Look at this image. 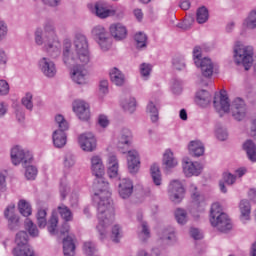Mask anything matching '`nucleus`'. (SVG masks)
<instances>
[{"label":"nucleus","instance_id":"nucleus-1","mask_svg":"<svg viewBox=\"0 0 256 256\" xmlns=\"http://www.w3.org/2000/svg\"><path fill=\"white\" fill-rule=\"evenodd\" d=\"M91 171L96 176L94 182V201L98 203L97 230L100 234V239H103L107 233V228L115 221V208L113 200H111V191H109V182L105 181V166L103 160L99 156L91 158Z\"/></svg>","mask_w":256,"mask_h":256},{"label":"nucleus","instance_id":"nucleus-2","mask_svg":"<svg viewBox=\"0 0 256 256\" xmlns=\"http://www.w3.org/2000/svg\"><path fill=\"white\" fill-rule=\"evenodd\" d=\"M75 51L71 55L70 48L71 43L66 44L63 52V61L66 65H73L71 79L78 85H85L87 83V69L85 65H88L91 61V55L89 54V43L87 37L83 34H77L74 40Z\"/></svg>","mask_w":256,"mask_h":256},{"label":"nucleus","instance_id":"nucleus-3","mask_svg":"<svg viewBox=\"0 0 256 256\" xmlns=\"http://www.w3.org/2000/svg\"><path fill=\"white\" fill-rule=\"evenodd\" d=\"M41 35H43L44 41ZM35 41L37 45H43L44 43L45 49L50 57H57L59 55V48L61 47V44L55 35L53 23L48 22L45 24L44 33L41 31V29L36 30Z\"/></svg>","mask_w":256,"mask_h":256},{"label":"nucleus","instance_id":"nucleus-4","mask_svg":"<svg viewBox=\"0 0 256 256\" xmlns=\"http://www.w3.org/2000/svg\"><path fill=\"white\" fill-rule=\"evenodd\" d=\"M210 223L212 227H217L218 231L225 233V231H229L232 227L231 219L227 214L223 213V208L219 203L212 204L210 210Z\"/></svg>","mask_w":256,"mask_h":256},{"label":"nucleus","instance_id":"nucleus-5","mask_svg":"<svg viewBox=\"0 0 256 256\" xmlns=\"http://www.w3.org/2000/svg\"><path fill=\"white\" fill-rule=\"evenodd\" d=\"M234 59L237 65H243L245 71H249L253 65V48L237 42L234 47Z\"/></svg>","mask_w":256,"mask_h":256},{"label":"nucleus","instance_id":"nucleus-6","mask_svg":"<svg viewBox=\"0 0 256 256\" xmlns=\"http://www.w3.org/2000/svg\"><path fill=\"white\" fill-rule=\"evenodd\" d=\"M55 122L57 123L59 130H56L53 133V144L58 149H61V147H65V145L67 144V135L65 134V131L69 129V123L61 114H58L55 117Z\"/></svg>","mask_w":256,"mask_h":256},{"label":"nucleus","instance_id":"nucleus-7","mask_svg":"<svg viewBox=\"0 0 256 256\" xmlns=\"http://www.w3.org/2000/svg\"><path fill=\"white\" fill-rule=\"evenodd\" d=\"M16 247L13 249L14 256H35V252L29 246V236L27 232L20 231L15 238Z\"/></svg>","mask_w":256,"mask_h":256},{"label":"nucleus","instance_id":"nucleus-8","mask_svg":"<svg viewBox=\"0 0 256 256\" xmlns=\"http://www.w3.org/2000/svg\"><path fill=\"white\" fill-rule=\"evenodd\" d=\"M193 59L196 67H200L203 77L213 75V62L209 58L201 59V47L196 46L193 50Z\"/></svg>","mask_w":256,"mask_h":256},{"label":"nucleus","instance_id":"nucleus-9","mask_svg":"<svg viewBox=\"0 0 256 256\" xmlns=\"http://www.w3.org/2000/svg\"><path fill=\"white\" fill-rule=\"evenodd\" d=\"M11 160L13 165H19L22 163L23 167H26L27 163H31L33 155L31 152L21 149L19 146H15L11 150Z\"/></svg>","mask_w":256,"mask_h":256},{"label":"nucleus","instance_id":"nucleus-10","mask_svg":"<svg viewBox=\"0 0 256 256\" xmlns=\"http://www.w3.org/2000/svg\"><path fill=\"white\" fill-rule=\"evenodd\" d=\"M92 35L98 40V45H100L102 51H109L111 49V37H109L107 30L103 26H95L92 29Z\"/></svg>","mask_w":256,"mask_h":256},{"label":"nucleus","instance_id":"nucleus-11","mask_svg":"<svg viewBox=\"0 0 256 256\" xmlns=\"http://www.w3.org/2000/svg\"><path fill=\"white\" fill-rule=\"evenodd\" d=\"M169 193L173 203H181L185 197V188L179 180H173L169 185Z\"/></svg>","mask_w":256,"mask_h":256},{"label":"nucleus","instance_id":"nucleus-12","mask_svg":"<svg viewBox=\"0 0 256 256\" xmlns=\"http://www.w3.org/2000/svg\"><path fill=\"white\" fill-rule=\"evenodd\" d=\"M79 145L83 151L91 153L97 149V139L91 132L81 134L78 138Z\"/></svg>","mask_w":256,"mask_h":256},{"label":"nucleus","instance_id":"nucleus-13","mask_svg":"<svg viewBox=\"0 0 256 256\" xmlns=\"http://www.w3.org/2000/svg\"><path fill=\"white\" fill-rule=\"evenodd\" d=\"M231 113L232 117H234L236 121H243L244 117L247 115V106L245 105V101L241 98H236L232 102Z\"/></svg>","mask_w":256,"mask_h":256},{"label":"nucleus","instance_id":"nucleus-14","mask_svg":"<svg viewBox=\"0 0 256 256\" xmlns=\"http://www.w3.org/2000/svg\"><path fill=\"white\" fill-rule=\"evenodd\" d=\"M73 111L81 121H89L91 112L89 110V104L82 100H75L73 103Z\"/></svg>","mask_w":256,"mask_h":256},{"label":"nucleus","instance_id":"nucleus-15","mask_svg":"<svg viewBox=\"0 0 256 256\" xmlns=\"http://www.w3.org/2000/svg\"><path fill=\"white\" fill-rule=\"evenodd\" d=\"M213 103L220 116L222 113H229L231 104L229 103V97H227V92L225 90L220 91V102H217V96H215Z\"/></svg>","mask_w":256,"mask_h":256},{"label":"nucleus","instance_id":"nucleus-16","mask_svg":"<svg viewBox=\"0 0 256 256\" xmlns=\"http://www.w3.org/2000/svg\"><path fill=\"white\" fill-rule=\"evenodd\" d=\"M133 181L129 178H123L118 185V193L122 199H129L133 195Z\"/></svg>","mask_w":256,"mask_h":256},{"label":"nucleus","instance_id":"nucleus-17","mask_svg":"<svg viewBox=\"0 0 256 256\" xmlns=\"http://www.w3.org/2000/svg\"><path fill=\"white\" fill-rule=\"evenodd\" d=\"M189 193L191 195L193 207H195V209L198 211H201V209L205 207V197L199 193L195 184L190 185Z\"/></svg>","mask_w":256,"mask_h":256},{"label":"nucleus","instance_id":"nucleus-18","mask_svg":"<svg viewBox=\"0 0 256 256\" xmlns=\"http://www.w3.org/2000/svg\"><path fill=\"white\" fill-rule=\"evenodd\" d=\"M183 171L186 177L201 175V171H203V165H201L199 162L185 161L183 163Z\"/></svg>","mask_w":256,"mask_h":256},{"label":"nucleus","instance_id":"nucleus-19","mask_svg":"<svg viewBox=\"0 0 256 256\" xmlns=\"http://www.w3.org/2000/svg\"><path fill=\"white\" fill-rule=\"evenodd\" d=\"M127 161L128 170L130 173H137V171H139V167H141V161H139V153L135 150L128 151Z\"/></svg>","mask_w":256,"mask_h":256},{"label":"nucleus","instance_id":"nucleus-20","mask_svg":"<svg viewBox=\"0 0 256 256\" xmlns=\"http://www.w3.org/2000/svg\"><path fill=\"white\" fill-rule=\"evenodd\" d=\"M40 69L46 77H55L57 74L55 63L46 57L40 60Z\"/></svg>","mask_w":256,"mask_h":256},{"label":"nucleus","instance_id":"nucleus-21","mask_svg":"<svg viewBox=\"0 0 256 256\" xmlns=\"http://www.w3.org/2000/svg\"><path fill=\"white\" fill-rule=\"evenodd\" d=\"M109 31L116 41H122V39L127 37V28L121 23L112 24Z\"/></svg>","mask_w":256,"mask_h":256},{"label":"nucleus","instance_id":"nucleus-22","mask_svg":"<svg viewBox=\"0 0 256 256\" xmlns=\"http://www.w3.org/2000/svg\"><path fill=\"white\" fill-rule=\"evenodd\" d=\"M95 11L97 17H99L100 19H107V17H111L116 13L115 10L107 8V4L103 2H98L95 4Z\"/></svg>","mask_w":256,"mask_h":256},{"label":"nucleus","instance_id":"nucleus-23","mask_svg":"<svg viewBox=\"0 0 256 256\" xmlns=\"http://www.w3.org/2000/svg\"><path fill=\"white\" fill-rule=\"evenodd\" d=\"M108 163V175L110 179H113L119 174V162H117V157L115 155L109 156Z\"/></svg>","mask_w":256,"mask_h":256},{"label":"nucleus","instance_id":"nucleus-24","mask_svg":"<svg viewBox=\"0 0 256 256\" xmlns=\"http://www.w3.org/2000/svg\"><path fill=\"white\" fill-rule=\"evenodd\" d=\"M64 256H75V242L72 236H67L63 239Z\"/></svg>","mask_w":256,"mask_h":256},{"label":"nucleus","instance_id":"nucleus-25","mask_svg":"<svg viewBox=\"0 0 256 256\" xmlns=\"http://www.w3.org/2000/svg\"><path fill=\"white\" fill-rule=\"evenodd\" d=\"M188 149L190 151V153H192V155H194L195 157H201V155H203V153H205V146H203V143H201V141H191Z\"/></svg>","mask_w":256,"mask_h":256},{"label":"nucleus","instance_id":"nucleus-26","mask_svg":"<svg viewBox=\"0 0 256 256\" xmlns=\"http://www.w3.org/2000/svg\"><path fill=\"white\" fill-rule=\"evenodd\" d=\"M196 103L200 107H207L211 103V94L206 90H201L196 94Z\"/></svg>","mask_w":256,"mask_h":256},{"label":"nucleus","instance_id":"nucleus-27","mask_svg":"<svg viewBox=\"0 0 256 256\" xmlns=\"http://www.w3.org/2000/svg\"><path fill=\"white\" fill-rule=\"evenodd\" d=\"M110 79L114 85H117V87H121V85L125 84V75H123L117 68L111 70Z\"/></svg>","mask_w":256,"mask_h":256},{"label":"nucleus","instance_id":"nucleus-28","mask_svg":"<svg viewBox=\"0 0 256 256\" xmlns=\"http://www.w3.org/2000/svg\"><path fill=\"white\" fill-rule=\"evenodd\" d=\"M129 143H131V132L129 130H125L119 140L118 149H120L122 153H125V151L129 149Z\"/></svg>","mask_w":256,"mask_h":256},{"label":"nucleus","instance_id":"nucleus-29","mask_svg":"<svg viewBox=\"0 0 256 256\" xmlns=\"http://www.w3.org/2000/svg\"><path fill=\"white\" fill-rule=\"evenodd\" d=\"M243 149L246 151L249 160L252 161L253 163H255V161H256L255 143H253V141H251V140H248L244 143Z\"/></svg>","mask_w":256,"mask_h":256},{"label":"nucleus","instance_id":"nucleus-30","mask_svg":"<svg viewBox=\"0 0 256 256\" xmlns=\"http://www.w3.org/2000/svg\"><path fill=\"white\" fill-rule=\"evenodd\" d=\"M4 217L8 219L9 223H19V217L15 215V204H10L4 211Z\"/></svg>","mask_w":256,"mask_h":256},{"label":"nucleus","instance_id":"nucleus-31","mask_svg":"<svg viewBox=\"0 0 256 256\" xmlns=\"http://www.w3.org/2000/svg\"><path fill=\"white\" fill-rule=\"evenodd\" d=\"M239 209L241 212V218L244 221H249V216L251 215V204L247 200H241Z\"/></svg>","mask_w":256,"mask_h":256},{"label":"nucleus","instance_id":"nucleus-32","mask_svg":"<svg viewBox=\"0 0 256 256\" xmlns=\"http://www.w3.org/2000/svg\"><path fill=\"white\" fill-rule=\"evenodd\" d=\"M58 213L66 223L73 221V212H71L69 207L65 205L58 206Z\"/></svg>","mask_w":256,"mask_h":256},{"label":"nucleus","instance_id":"nucleus-33","mask_svg":"<svg viewBox=\"0 0 256 256\" xmlns=\"http://www.w3.org/2000/svg\"><path fill=\"white\" fill-rule=\"evenodd\" d=\"M163 163L168 169H172V167H176L177 160L173 157V152L171 150H166L163 156Z\"/></svg>","mask_w":256,"mask_h":256},{"label":"nucleus","instance_id":"nucleus-34","mask_svg":"<svg viewBox=\"0 0 256 256\" xmlns=\"http://www.w3.org/2000/svg\"><path fill=\"white\" fill-rule=\"evenodd\" d=\"M18 209L23 217H29L33 213L31 205L25 200H20L18 203Z\"/></svg>","mask_w":256,"mask_h":256},{"label":"nucleus","instance_id":"nucleus-35","mask_svg":"<svg viewBox=\"0 0 256 256\" xmlns=\"http://www.w3.org/2000/svg\"><path fill=\"white\" fill-rule=\"evenodd\" d=\"M36 217H37L38 227L40 229H45V227H47V210L45 209L38 210Z\"/></svg>","mask_w":256,"mask_h":256},{"label":"nucleus","instance_id":"nucleus-36","mask_svg":"<svg viewBox=\"0 0 256 256\" xmlns=\"http://www.w3.org/2000/svg\"><path fill=\"white\" fill-rule=\"evenodd\" d=\"M208 19H209V10H207V8L205 7L199 8L196 14L197 22L200 24L207 23Z\"/></svg>","mask_w":256,"mask_h":256},{"label":"nucleus","instance_id":"nucleus-37","mask_svg":"<svg viewBox=\"0 0 256 256\" xmlns=\"http://www.w3.org/2000/svg\"><path fill=\"white\" fill-rule=\"evenodd\" d=\"M24 227L31 237H39V229H37V225H35L33 221L26 219Z\"/></svg>","mask_w":256,"mask_h":256},{"label":"nucleus","instance_id":"nucleus-38","mask_svg":"<svg viewBox=\"0 0 256 256\" xmlns=\"http://www.w3.org/2000/svg\"><path fill=\"white\" fill-rule=\"evenodd\" d=\"M147 113H150L152 123H157L159 121V110L153 102H149L147 106Z\"/></svg>","mask_w":256,"mask_h":256},{"label":"nucleus","instance_id":"nucleus-39","mask_svg":"<svg viewBox=\"0 0 256 256\" xmlns=\"http://www.w3.org/2000/svg\"><path fill=\"white\" fill-rule=\"evenodd\" d=\"M243 26L246 27V29H255V27H256V10H253L252 12H250L249 16L244 21Z\"/></svg>","mask_w":256,"mask_h":256},{"label":"nucleus","instance_id":"nucleus-40","mask_svg":"<svg viewBox=\"0 0 256 256\" xmlns=\"http://www.w3.org/2000/svg\"><path fill=\"white\" fill-rule=\"evenodd\" d=\"M150 173L155 185H161V170L157 164L151 166Z\"/></svg>","mask_w":256,"mask_h":256},{"label":"nucleus","instance_id":"nucleus-41","mask_svg":"<svg viewBox=\"0 0 256 256\" xmlns=\"http://www.w3.org/2000/svg\"><path fill=\"white\" fill-rule=\"evenodd\" d=\"M136 46L138 49H142V47H147V35L143 34V32H139L135 35Z\"/></svg>","mask_w":256,"mask_h":256},{"label":"nucleus","instance_id":"nucleus-42","mask_svg":"<svg viewBox=\"0 0 256 256\" xmlns=\"http://www.w3.org/2000/svg\"><path fill=\"white\" fill-rule=\"evenodd\" d=\"M141 227H142V230L138 234V237L142 241H147V239L151 237V232L149 231V226H147V222H142Z\"/></svg>","mask_w":256,"mask_h":256},{"label":"nucleus","instance_id":"nucleus-43","mask_svg":"<svg viewBox=\"0 0 256 256\" xmlns=\"http://www.w3.org/2000/svg\"><path fill=\"white\" fill-rule=\"evenodd\" d=\"M57 225H59V218L53 214L49 220L48 231L51 235H55L57 231Z\"/></svg>","mask_w":256,"mask_h":256},{"label":"nucleus","instance_id":"nucleus-44","mask_svg":"<svg viewBox=\"0 0 256 256\" xmlns=\"http://www.w3.org/2000/svg\"><path fill=\"white\" fill-rule=\"evenodd\" d=\"M175 217L177 223H179L180 225L187 223V212H185V210L178 208L175 211Z\"/></svg>","mask_w":256,"mask_h":256},{"label":"nucleus","instance_id":"nucleus-45","mask_svg":"<svg viewBox=\"0 0 256 256\" xmlns=\"http://www.w3.org/2000/svg\"><path fill=\"white\" fill-rule=\"evenodd\" d=\"M122 107L124 111H128V113H133L135 111V107H137V102L135 98H130L129 101L122 102Z\"/></svg>","mask_w":256,"mask_h":256},{"label":"nucleus","instance_id":"nucleus-46","mask_svg":"<svg viewBox=\"0 0 256 256\" xmlns=\"http://www.w3.org/2000/svg\"><path fill=\"white\" fill-rule=\"evenodd\" d=\"M22 105L30 111L33 109V95L31 93H26L25 97L22 98Z\"/></svg>","mask_w":256,"mask_h":256},{"label":"nucleus","instance_id":"nucleus-47","mask_svg":"<svg viewBox=\"0 0 256 256\" xmlns=\"http://www.w3.org/2000/svg\"><path fill=\"white\" fill-rule=\"evenodd\" d=\"M83 251L87 256H93L95 255V244L92 242H85L84 243V247H83Z\"/></svg>","mask_w":256,"mask_h":256},{"label":"nucleus","instance_id":"nucleus-48","mask_svg":"<svg viewBox=\"0 0 256 256\" xmlns=\"http://www.w3.org/2000/svg\"><path fill=\"white\" fill-rule=\"evenodd\" d=\"M26 167L25 177L29 180L35 179L37 177V168L35 166H24Z\"/></svg>","mask_w":256,"mask_h":256},{"label":"nucleus","instance_id":"nucleus-49","mask_svg":"<svg viewBox=\"0 0 256 256\" xmlns=\"http://www.w3.org/2000/svg\"><path fill=\"white\" fill-rule=\"evenodd\" d=\"M112 239L115 243H119V239H121V228L118 225L112 228Z\"/></svg>","mask_w":256,"mask_h":256},{"label":"nucleus","instance_id":"nucleus-50","mask_svg":"<svg viewBox=\"0 0 256 256\" xmlns=\"http://www.w3.org/2000/svg\"><path fill=\"white\" fill-rule=\"evenodd\" d=\"M140 73L142 77H149L151 74V64L143 63L140 66Z\"/></svg>","mask_w":256,"mask_h":256},{"label":"nucleus","instance_id":"nucleus-51","mask_svg":"<svg viewBox=\"0 0 256 256\" xmlns=\"http://www.w3.org/2000/svg\"><path fill=\"white\" fill-rule=\"evenodd\" d=\"M9 93V83L5 80H0V95H7Z\"/></svg>","mask_w":256,"mask_h":256},{"label":"nucleus","instance_id":"nucleus-52","mask_svg":"<svg viewBox=\"0 0 256 256\" xmlns=\"http://www.w3.org/2000/svg\"><path fill=\"white\" fill-rule=\"evenodd\" d=\"M173 66L178 71H181V69H185V62H183V59H181V58H174L173 59Z\"/></svg>","mask_w":256,"mask_h":256},{"label":"nucleus","instance_id":"nucleus-53","mask_svg":"<svg viewBox=\"0 0 256 256\" xmlns=\"http://www.w3.org/2000/svg\"><path fill=\"white\" fill-rule=\"evenodd\" d=\"M223 180L227 185H233L235 183V176L231 173H224Z\"/></svg>","mask_w":256,"mask_h":256},{"label":"nucleus","instance_id":"nucleus-54","mask_svg":"<svg viewBox=\"0 0 256 256\" xmlns=\"http://www.w3.org/2000/svg\"><path fill=\"white\" fill-rule=\"evenodd\" d=\"M190 235L196 241L199 240V239H203V234L197 228H191L190 229Z\"/></svg>","mask_w":256,"mask_h":256},{"label":"nucleus","instance_id":"nucleus-55","mask_svg":"<svg viewBox=\"0 0 256 256\" xmlns=\"http://www.w3.org/2000/svg\"><path fill=\"white\" fill-rule=\"evenodd\" d=\"M98 123L100 127H107L109 125V118L105 115H100L98 118Z\"/></svg>","mask_w":256,"mask_h":256},{"label":"nucleus","instance_id":"nucleus-56","mask_svg":"<svg viewBox=\"0 0 256 256\" xmlns=\"http://www.w3.org/2000/svg\"><path fill=\"white\" fill-rule=\"evenodd\" d=\"M99 89L101 93H107L109 91V82L107 80L100 81Z\"/></svg>","mask_w":256,"mask_h":256},{"label":"nucleus","instance_id":"nucleus-57","mask_svg":"<svg viewBox=\"0 0 256 256\" xmlns=\"http://www.w3.org/2000/svg\"><path fill=\"white\" fill-rule=\"evenodd\" d=\"M7 35V25H5V22L0 21V40L3 39Z\"/></svg>","mask_w":256,"mask_h":256},{"label":"nucleus","instance_id":"nucleus-58","mask_svg":"<svg viewBox=\"0 0 256 256\" xmlns=\"http://www.w3.org/2000/svg\"><path fill=\"white\" fill-rule=\"evenodd\" d=\"M216 137L219 141H225L227 139V132L223 130H217Z\"/></svg>","mask_w":256,"mask_h":256},{"label":"nucleus","instance_id":"nucleus-59","mask_svg":"<svg viewBox=\"0 0 256 256\" xmlns=\"http://www.w3.org/2000/svg\"><path fill=\"white\" fill-rule=\"evenodd\" d=\"M69 229H71V226H69V223L65 222L60 228L61 235L69 234Z\"/></svg>","mask_w":256,"mask_h":256},{"label":"nucleus","instance_id":"nucleus-60","mask_svg":"<svg viewBox=\"0 0 256 256\" xmlns=\"http://www.w3.org/2000/svg\"><path fill=\"white\" fill-rule=\"evenodd\" d=\"M45 5H50V7H56L59 4V0H42Z\"/></svg>","mask_w":256,"mask_h":256},{"label":"nucleus","instance_id":"nucleus-61","mask_svg":"<svg viewBox=\"0 0 256 256\" xmlns=\"http://www.w3.org/2000/svg\"><path fill=\"white\" fill-rule=\"evenodd\" d=\"M134 15L136 19H138V21H141V19H143V11L141 9H135Z\"/></svg>","mask_w":256,"mask_h":256},{"label":"nucleus","instance_id":"nucleus-62","mask_svg":"<svg viewBox=\"0 0 256 256\" xmlns=\"http://www.w3.org/2000/svg\"><path fill=\"white\" fill-rule=\"evenodd\" d=\"M0 63H7V55H5V51L0 49Z\"/></svg>","mask_w":256,"mask_h":256},{"label":"nucleus","instance_id":"nucleus-63","mask_svg":"<svg viewBox=\"0 0 256 256\" xmlns=\"http://www.w3.org/2000/svg\"><path fill=\"white\" fill-rule=\"evenodd\" d=\"M251 137H253L256 141V120L252 122Z\"/></svg>","mask_w":256,"mask_h":256},{"label":"nucleus","instance_id":"nucleus-64","mask_svg":"<svg viewBox=\"0 0 256 256\" xmlns=\"http://www.w3.org/2000/svg\"><path fill=\"white\" fill-rule=\"evenodd\" d=\"M180 7L184 11H187V9H189V7H191V4L189 3V1H183V2H181Z\"/></svg>","mask_w":256,"mask_h":256}]
</instances>
